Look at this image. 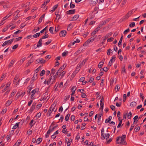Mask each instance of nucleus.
Instances as JSON below:
<instances>
[{
    "instance_id": "nucleus-1",
    "label": "nucleus",
    "mask_w": 146,
    "mask_h": 146,
    "mask_svg": "<svg viewBox=\"0 0 146 146\" xmlns=\"http://www.w3.org/2000/svg\"><path fill=\"white\" fill-rule=\"evenodd\" d=\"M96 36H94L89 39L87 40L83 44V46H86L88 44L91 42H92L94 41Z\"/></svg>"
},
{
    "instance_id": "nucleus-2",
    "label": "nucleus",
    "mask_w": 146,
    "mask_h": 146,
    "mask_svg": "<svg viewBox=\"0 0 146 146\" xmlns=\"http://www.w3.org/2000/svg\"><path fill=\"white\" fill-rule=\"evenodd\" d=\"M126 137L125 135H123L121 137V141L120 142V144L124 145H126L127 144V143L125 141Z\"/></svg>"
},
{
    "instance_id": "nucleus-3",
    "label": "nucleus",
    "mask_w": 146,
    "mask_h": 146,
    "mask_svg": "<svg viewBox=\"0 0 146 146\" xmlns=\"http://www.w3.org/2000/svg\"><path fill=\"white\" fill-rule=\"evenodd\" d=\"M134 10V9H133L128 12L124 17V19H128L132 14H133V12Z\"/></svg>"
},
{
    "instance_id": "nucleus-4",
    "label": "nucleus",
    "mask_w": 146,
    "mask_h": 146,
    "mask_svg": "<svg viewBox=\"0 0 146 146\" xmlns=\"http://www.w3.org/2000/svg\"><path fill=\"white\" fill-rule=\"evenodd\" d=\"M14 39L13 38L12 39H10L9 40H7L5 42H4L2 46H6L7 44H11L12 42H13V40Z\"/></svg>"
},
{
    "instance_id": "nucleus-5",
    "label": "nucleus",
    "mask_w": 146,
    "mask_h": 146,
    "mask_svg": "<svg viewBox=\"0 0 146 146\" xmlns=\"http://www.w3.org/2000/svg\"><path fill=\"white\" fill-rule=\"evenodd\" d=\"M112 34V32H111L110 33H109L107 34L106 35L104 38L103 39V41L102 42V43L103 44L104 43V42L106 40V39L108 37H109Z\"/></svg>"
},
{
    "instance_id": "nucleus-6",
    "label": "nucleus",
    "mask_w": 146,
    "mask_h": 146,
    "mask_svg": "<svg viewBox=\"0 0 146 146\" xmlns=\"http://www.w3.org/2000/svg\"><path fill=\"white\" fill-rule=\"evenodd\" d=\"M66 32L65 31H62L60 32V36L61 37H64L66 35Z\"/></svg>"
},
{
    "instance_id": "nucleus-7",
    "label": "nucleus",
    "mask_w": 146,
    "mask_h": 146,
    "mask_svg": "<svg viewBox=\"0 0 146 146\" xmlns=\"http://www.w3.org/2000/svg\"><path fill=\"white\" fill-rule=\"evenodd\" d=\"M101 26H99L96 29L91 33V35L93 36L99 30V29L100 28Z\"/></svg>"
},
{
    "instance_id": "nucleus-8",
    "label": "nucleus",
    "mask_w": 146,
    "mask_h": 146,
    "mask_svg": "<svg viewBox=\"0 0 146 146\" xmlns=\"http://www.w3.org/2000/svg\"><path fill=\"white\" fill-rule=\"evenodd\" d=\"M76 10L75 9H71L69 10L66 12L67 14H72L75 13Z\"/></svg>"
},
{
    "instance_id": "nucleus-9",
    "label": "nucleus",
    "mask_w": 146,
    "mask_h": 146,
    "mask_svg": "<svg viewBox=\"0 0 146 146\" xmlns=\"http://www.w3.org/2000/svg\"><path fill=\"white\" fill-rule=\"evenodd\" d=\"M54 104H52L51 105V106L49 108V109L48 110V111L47 112V114H49V115H50V114L52 112V111H53L52 110V107H54Z\"/></svg>"
},
{
    "instance_id": "nucleus-10",
    "label": "nucleus",
    "mask_w": 146,
    "mask_h": 146,
    "mask_svg": "<svg viewBox=\"0 0 146 146\" xmlns=\"http://www.w3.org/2000/svg\"><path fill=\"white\" fill-rule=\"evenodd\" d=\"M42 40L40 38L38 42L37 45H36V46L38 48L42 46Z\"/></svg>"
},
{
    "instance_id": "nucleus-11",
    "label": "nucleus",
    "mask_w": 146,
    "mask_h": 146,
    "mask_svg": "<svg viewBox=\"0 0 146 146\" xmlns=\"http://www.w3.org/2000/svg\"><path fill=\"white\" fill-rule=\"evenodd\" d=\"M104 128H102L101 130V137L102 140H104L105 139V138H104Z\"/></svg>"
},
{
    "instance_id": "nucleus-12",
    "label": "nucleus",
    "mask_w": 146,
    "mask_h": 146,
    "mask_svg": "<svg viewBox=\"0 0 146 146\" xmlns=\"http://www.w3.org/2000/svg\"><path fill=\"white\" fill-rule=\"evenodd\" d=\"M63 70V68H60L59 69L56 73L57 75H58L59 76L61 75V72Z\"/></svg>"
},
{
    "instance_id": "nucleus-13",
    "label": "nucleus",
    "mask_w": 146,
    "mask_h": 146,
    "mask_svg": "<svg viewBox=\"0 0 146 146\" xmlns=\"http://www.w3.org/2000/svg\"><path fill=\"white\" fill-rule=\"evenodd\" d=\"M84 65V63H83V62H80L79 63L77 67V69L80 70V68H81L82 66Z\"/></svg>"
},
{
    "instance_id": "nucleus-14",
    "label": "nucleus",
    "mask_w": 146,
    "mask_h": 146,
    "mask_svg": "<svg viewBox=\"0 0 146 146\" xmlns=\"http://www.w3.org/2000/svg\"><path fill=\"white\" fill-rule=\"evenodd\" d=\"M118 120L119 121V123L118 124L117 127V128H119L120 127V126L121 125V124H122L123 119H121V117H119L118 118Z\"/></svg>"
},
{
    "instance_id": "nucleus-15",
    "label": "nucleus",
    "mask_w": 146,
    "mask_h": 146,
    "mask_svg": "<svg viewBox=\"0 0 146 146\" xmlns=\"http://www.w3.org/2000/svg\"><path fill=\"white\" fill-rule=\"evenodd\" d=\"M104 60H105V59H104ZM104 60H102L99 62L98 65V67L99 68H101L102 67V66L104 63Z\"/></svg>"
},
{
    "instance_id": "nucleus-16",
    "label": "nucleus",
    "mask_w": 146,
    "mask_h": 146,
    "mask_svg": "<svg viewBox=\"0 0 146 146\" xmlns=\"http://www.w3.org/2000/svg\"><path fill=\"white\" fill-rule=\"evenodd\" d=\"M37 74H35L34 75L33 77H32V80L31 81V82H33L35 80H36V79L37 78Z\"/></svg>"
},
{
    "instance_id": "nucleus-17",
    "label": "nucleus",
    "mask_w": 146,
    "mask_h": 146,
    "mask_svg": "<svg viewBox=\"0 0 146 146\" xmlns=\"http://www.w3.org/2000/svg\"><path fill=\"white\" fill-rule=\"evenodd\" d=\"M137 105V103L135 102H131L130 104V106L133 108L135 107Z\"/></svg>"
},
{
    "instance_id": "nucleus-18",
    "label": "nucleus",
    "mask_w": 146,
    "mask_h": 146,
    "mask_svg": "<svg viewBox=\"0 0 146 146\" xmlns=\"http://www.w3.org/2000/svg\"><path fill=\"white\" fill-rule=\"evenodd\" d=\"M79 17V15H74L73 17H72V19L71 20V21H76V20Z\"/></svg>"
},
{
    "instance_id": "nucleus-19",
    "label": "nucleus",
    "mask_w": 146,
    "mask_h": 146,
    "mask_svg": "<svg viewBox=\"0 0 146 146\" xmlns=\"http://www.w3.org/2000/svg\"><path fill=\"white\" fill-rule=\"evenodd\" d=\"M112 119V117L111 116H109L108 118L107 119H106L105 121V123H109L110 121H111V120Z\"/></svg>"
},
{
    "instance_id": "nucleus-20",
    "label": "nucleus",
    "mask_w": 146,
    "mask_h": 146,
    "mask_svg": "<svg viewBox=\"0 0 146 146\" xmlns=\"http://www.w3.org/2000/svg\"><path fill=\"white\" fill-rule=\"evenodd\" d=\"M123 36L122 35L121 36V38L120 39V40L118 42V46L119 47H120V46H121V43L122 42V40H123Z\"/></svg>"
},
{
    "instance_id": "nucleus-21",
    "label": "nucleus",
    "mask_w": 146,
    "mask_h": 146,
    "mask_svg": "<svg viewBox=\"0 0 146 146\" xmlns=\"http://www.w3.org/2000/svg\"><path fill=\"white\" fill-rule=\"evenodd\" d=\"M36 104L33 103L30 110V111L32 112L35 108Z\"/></svg>"
},
{
    "instance_id": "nucleus-22",
    "label": "nucleus",
    "mask_w": 146,
    "mask_h": 146,
    "mask_svg": "<svg viewBox=\"0 0 146 146\" xmlns=\"http://www.w3.org/2000/svg\"><path fill=\"white\" fill-rule=\"evenodd\" d=\"M20 122L19 123H16L15 125L13 126V127L12 128V129H15L19 127V124Z\"/></svg>"
},
{
    "instance_id": "nucleus-23",
    "label": "nucleus",
    "mask_w": 146,
    "mask_h": 146,
    "mask_svg": "<svg viewBox=\"0 0 146 146\" xmlns=\"http://www.w3.org/2000/svg\"><path fill=\"white\" fill-rule=\"evenodd\" d=\"M45 14H43L40 17L38 20V23H41L42 21V19L44 18L45 16Z\"/></svg>"
},
{
    "instance_id": "nucleus-24",
    "label": "nucleus",
    "mask_w": 146,
    "mask_h": 146,
    "mask_svg": "<svg viewBox=\"0 0 146 146\" xmlns=\"http://www.w3.org/2000/svg\"><path fill=\"white\" fill-rule=\"evenodd\" d=\"M14 62V61L13 60H11L9 65L8 67L9 68H10L13 65Z\"/></svg>"
},
{
    "instance_id": "nucleus-25",
    "label": "nucleus",
    "mask_w": 146,
    "mask_h": 146,
    "mask_svg": "<svg viewBox=\"0 0 146 146\" xmlns=\"http://www.w3.org/2000/svg\"><path fill=\"white\" fill-rule=\"evenodd\" d=\"M40 33H37L33 35V36L34 38H37L39 37L40 35Z\"/></svg>"
},
{
    "instance_id": "nucleus-26",
    "label": "nucleus",
    "mask_w": 146,
    "mask_h": 146,
    "mask_svg": "<svg viewBox=\"0 0 146 146\" xmlns=\"http://www.w3.org/2000/svg\"><path fill=\"white\" fill-rule=\"evenodd\" d=\"M48 35L45 33V34L44 35L40 38L42 40V39L46 38H48Z\"/></svg>"
},
{
    "instance_id": "nucleus-27",
    "label": "nucleus",
    "mask_w": 146,
    "mask_h": 146,
    "mask_svg": "<svg viewBox=\"0 0 146 146\" xmlns=\"http://www.w3.org/2000/svg\"><path fill=\"white\" fill-rule=\"evenodd\" d=\"M52 76H51V77L49 78V79H48V80L47 81V84L48 85H49V84H50V83L51 81L52 80Z\"/></svg>"
},
{
    "instance_id": "nucleus-28",
    "label": "nucleus",
    "mask_w": 146,
    "mask_h": 146,
    "mask_svg": "<svg viewBox=\"0 0 146 146\" xmlns=\"http://www.w3.org/2000/svg\"><path fill=\"white\" fill-rule=\"evenodd\" d=\"M125 66H123L121 68V73L122 74H123L124 72L125 73H126V70L125 69Z\"/></svg>"
},
{
    "instance_id": "nucleus-29",
    "label": "nucleus",
    "mask_w": 146,
    "mask_h": 146,
    "mask_svg": "<svg viewBox=\"0 0 146 146\" xmlns=\"http://www.w3.org/2000/svg\"><path fill=\"white\" fill-rule=\"evenodd\" d=\"M38 90L39 89L36 88L34 90H33L32 91L31 93H32V94H35L36 92H38Z\"/></svg>"
},
{
    "instance_id": "nucleus-30",
    "label": "nucleus",
    "mask_w": 146,
    "mask_h": 146,
    "mask_svg": "<svg viewBox=\"0 0 146 146\" xmlns=\"http://www.w3.org/2000/svg\"><path fill=\"white\" fill-rule=\"evenodd\" d=\"M39 61L42 64H44L46 62V61L42 58H40L39 59Z\"/></svg>"
},
{
    "instance_id": "nucleus-31",
    "label": "nucleus",
    "mask_w": 146,
    "mask_h": 146,
    "mask_svg": "<svg viewBox=\"0 0 146 146\" xmlns=\"http://www.w3.org/2000/svg\"><path fill=\"white\" fill-rule=\"evenodd\" d=\"M21 142V140H19L17 141L16 143H15V144L14 145V146L15 145H16V146H19Z\"/></svg>"
},
{
    "instance_id": "nucleus-32",
    "label": "nucleus",
    "mask_w": 146,
    "mask_h": 146,
    "mask_svg": "<svg viewBox=\"0 0 146 146\" xmlns=\"http://www.w3.org/2000/svg\"><path fill=\"white\" fill-rule=\"evenodd\" d=\"M11 103H12L11 101V100H8L5 104L6 106H9L11 104Z\"/></svg>"
},
{
    "instance_id": "nucleus-33",
    "label": "nucleus",
    "mask_w": 146,
    "mask_h": 146,
    "mask_svg": "<svg viewBox=\"0 0 146 146\" xmlns=\"http://www.w3.org/2000/svg\"><path fill=\"white\" fill-rule=\"evenodd\" d=\"M25 94V92H24L23 93H21V95L20 94H19V93H17V95L16 96H17V98H18L20 96H21L22 97Z\"/></svg>"
},
{
    "instance_id": "nucleus-34",
    "label": "nucleus",
    "mask_w": 146,
    "mask_h": 146,
    "mask_svg": "<svg viewBox=\"0 0 146 146\" xmlns=\"http://www.w3.org/2000/svg\"><path fill=\"white\" fill-rule=\"evenodd\" d=\"M33 62V60H30L26 64V66H29L30 64Z\"/></svg>"
},
{
    "instance_id": "nucleus-35",
    "label": "nucleus",
    "mask_w": 146,
    "mask_h": 146,
    "mask_svg": "<svg viewBox=\"0 0 146 146\" xmlns=\"http://www.w3.org/2000/svg\"><path fill=\"white\" fill-rule=\"evenodd\" d=\"M52 104H54V107H52V111H54V112H55L56 111V110L57 109V108H56V109L55 108V106H56V104H55L54 102Z\"/></svg>"
},
{
    "instance_id": "nucleus-36",
    "label": "nucleus",
    "mask_w": 146,
    "mask_h": 146,
    "mask_svg": "<svg viewBox=\"0 0 146 146\" xmlns=\"http://www.w3.org/2000/svg\"><path fill=\"white\" fill-rule=\"evenodd\" d=\"M80 70H78L77 69V68H76L75 70L73 72L72 74L74 75L75 76L77 74V73Z\"/></svg>"
},
{
    "instance_id": "nucleus-37",
    "label": "nucleus",
    "mask_w": 146,
    "mask_h": 146,
    "mask_svg": "<svg viewBox=\"0 0 146 146\" xmlns=\"http://www.w3.org/2000/svg\"><path fill=\"white\" fill-rule=\"evenodd\" d=\"M11 15H10V14H9L8 15H7L6 16L4 17L3 19V21H4L5 20L7 19Z\"/></svg>"
},
{
    "instance_id": "nucleus-38",
    "label": "nucleus",
    "mask_w": 146,
    "mask_h": 146,
    "mask_svg": "<svg viewBox=\"0 0 146 146\" xmlns=\"http://www.w3.org/2000/svg\"><path fill=\"white\" fill-rule=\"evenodd\" d=\"M70 114L69 113L65 117V119L66 121H67L69 119L70 117Z\"/></svg>"
},
{
    "instance_id": "nucleus-39",
    "label": "nucleus",
    "mask_w": 146,
    "mask_h": 146,
    "mask_svg": "<svg viewBox=\"0 0 146 146\" xmlns=\"http://www.w3.org/2000/svg\"><path fill=\"white\" fill-rule=\"evenodd\" d=\"M42 141V138H38V139L36 141V142L37 143L38 142L37 144H39Z\"/></svg>"
},
{
    "instance_id": "nucleus-40",
    "label": "nucleus",
    "mask_w": 146,
    "mask_h": 146,
    "mask_svg": "<svg viewBox=\"0 0 146 146\" xmlns=\"http://www.w3.org/2000/svg\"><path fill=\"white\" fill-rule=\"evenodd\" d=\"M45 71L44 70H42L40 73V76H43L45 74Z\"/></svg>"
},
{
    "instance_id": "nucleus-41",
    "label": "nucleus",
    "mask_w": 146,
    "mask_h": 146,
    "mask_svg": "<svg viewBox=\"0 0 146 146\" xmlns=\"http://www.w3.org/2000/svg\"><path fill=\"white\" fill-rule=\"evenodd\" d=\"M70 8L71 9H73L75 7V5L72 3V2H71L70 4Z\"/></svg>"
},
{
    "instance_id": "nucleus-42",
    "label": "nucleus",
    "mask_w": 146,
    "mask_h": 146,
    "mask_svg": "<svg viewBox=\"0 0 146 146\" xmlns=\"http://www.w3.org/2000/svg\"><path fill=\"white\" fill-rule=\"evenodd\" d=\"M41 66H39L35 70L34 72L35 73H36L38 71H39L40 70Z\"/></svg>"
},
{
    "instance_id": "nucleus-43",
    "label": "nucleus",
    "mask_w": 146,
    "mask_h": 146,
    "mask_svg": "<svg viewBox=\"0 0 146 146\" xmlns=\"http://www.w3.org/2000/svg\"><path fill=\"white\" fill-rule=\"evenodd\" d=\"M105 136L104 137V138H105V139L106 138V139H107L108 138H109L110 136V134L109 133H107V134H105Z\"/></svg>"
},
{
    "instance_id": "nucleus-44",
    "label": "nucleus",
    "mask_w": 146,
    "mask_h": 146,
    "mask_svg": "<svg viewBox=\"0 0 146 146\" xmlns=\"http://www.w3.org/2000/svg\"><path fill=\"white\" fill-rule=\"evenodd\" d=\"M116 89L117 90L116 92H117L118 91H119L120 89V87L118 85H117L116 86L115 89V91H116Z\"/></svg>"
},
{
    "instance_id": "nucleus-45",
    "label": "nucleus",
    "mask_w": 146,
    "mask_h": 146,
    "mask_svg": "<svg viewBox=\"0 0 146 146\" xmlns=\"http://www.w3.org/2000/svg\"><path fill=\"white\" fill-rule=\"evenodd\" d=\"M135 25V24L134 22H132V23L129 25V26L130 27H134Z\"/></svg>"
},
{
    "instance_id": "nucleus-46",
    "label": "nucleus",
    "mask_w": 146,
    "mask_h": 146,
    "mask_svg": "<svg viewBox=\"0 0 146 146\" xmlns=\"http://www.w3.org/2000/svg\"><path fill=\"white\" fill-rule=\"evenodd\" d=\"M53 29L54 28L52 27H51L50 28L49 30L51 33L52 34H53Z\"/></svg>"
},
{
    "instance_id": "nucleus-47",
    "label": "nucleus",
    "mask_w": 146,
    "mask_h": 146,
    "mask_svg": "<svg viewBox=\"0 0 146 146\" xmlns=\"http://www.w3.org/2000/svg\"><path fill=\"white\" fill-rule=\"evenodd\" d=\"M112 140V138H110L108 140L106 141V143L107 144H109Z\"/></svg>"
},
{
    "instance_id": "nucleus-48",
    "label": "nucleus",
    "mask_w": 146,
    "mask_h": 146,
    "mask_svg": "<svg viewBox=\"0 0 146 146\" xmlns=\"http://www.w3.org/2000/svg\"><path fill=\"white\" fill-rule=\"evenodd\" d=\"M28 88L29 89L27 91V92L29 93H30V92L31 90V89H32V87L29 86L28 87Z\"/></svg>"
},
{
    "instance_id": "nucleus-49",
    "label": "nucleus",
    "mask_w": 146,
    "mask_h": 146,
    "mask_svg": "<svg viewBox=\"0 0 146 146\" xmlns=\"http://www.w3.org/2000/svg\"><path fill=\"white\" fill-rule=\"evenodd\" d=\"M130 31L129 28L127 29L126 30H125L123 32V34L124 35H126L127 33H128Z\"/></svg>"
},
{
    "instance_id": "nucleus-50",
    "label": "nucleus",
    "mask_w": 146,
    "mask_h": 146,
    "mask_svg": "<svg viewBox=\"0 0 146 146\" xmlns=\"http://www.w3.org/2000/svg\"><path fill=\"white\" fill-rule=\"evenodd\" d=\"M116 58V57H112V58L110 60V62H111V63H112L115 61Z\"/></svg>"
},
{
    "instance_id": "nucleus-51",
    "label": "nucleus",
    "mask_w": 146,
    "mask_h": 146,
    "mask_svg": "<svg viewBox=\"0 0 146 146\" xmlns=\"http://www.w3.org/2000/svg\"><path fill=\"white\" fill-rule=\"evenodd\" d=\"M127 95L126 94H124L123 95V101L125 102L126 100Z\"/></svg>"
},
{
    "instance_id": "nucleus-52",
    "label": "nucleus",
    "mask_w": 146,
    "mask_h": 146,
    "mask_svg": "<svg viewBox=\"0 0 146 146\" xmlns=\"http://www.w3.org/2000/svg\"><path fill=\"white\" fill-rule=\"evenodd\" d=\"M120 138H121V137H120V136H119L117 137V138L116 140V142L117 144H120V142H119L118 141L119 140V139Z\"/></svg>"
},
{
    "instance_id": "nucleus-53",
    "label": "nucleus",
    "mask_w": 146,
    "mask_h": 146,
    "mask_svg": "<svg viewBox=\"0 0 146 146\" xmlns=\"http://www.w3.org/2000/svg\"><path fill=\"white\" fill-rule=\"evenodd\" d=\"M18 46L19 45L18 44L15 45L13 46L12 47V49L13 50L15 49L18 47Z\"/></svg>"
},
{
    "instance_id": "nucleus-54",
    "label": "nucleus",
    "mask_w": 146,
    "mask_h": 146,
    "mask_svg": "<svg viewBox=\"0 0 146 146\" xmlns=\"http://www.w3.org/2000/svg\"><path fill=\"white\" fill-rule=\"evenodd\" d=\"M51 42V40H48V41L46 42L44 44L46 45H48V44H49Z\"/></svg>"
},
{
    "instance_id": "nucleus-55",
    "label": "nucleus",
    "mask_w": 146,
    "mask_h": 146,
    "mask_svg": "<svg viewBox=\"0 0 146 146\" xmlns=\"http://www.w3.org/2000/svg\"><path fill=\"white\" fill-rule=\"evenodd\" d=\"M132 116V113L131 111L129 112L128 113V116L127 117L129 119H130Z\"/></svg>"
},
{
    "instance_id": "nucleus-56",
    "label": "nucleus",
    "mask_w": 146,
    "mask_h": 146,
    "mask_svg": "<svg viewBox=\"0 0 146 146\" xmlns=\"http://www.w3.org/2000/svg\"><path fill=\"white\" fill-rule=\"evenodd\" d=\"M98 0H92V3L94 4H96L98 2Z\"/></svg>"
},
{
    "instance_id": "nucleus-57",
    "label": "nucleus",
    "mask_w": 146,
    "mask_h": 146,
    "mask_svg": "<svg viewBox=\"0 0 146 146\" xmlns=\"http://www.w3.org/2000/svg\"><path fill=\"white\" fill-rule=\"evenodd\" d=\"M82 125L83 127H82L81 128V130H83L85 129V128H84V127L86 125V124L85 123H82Z\"/></svg>"
},
{
    "instance_id": "nucleus-58",
    "label": "nucleus",
    "mask_w": 146,
    "mask_h": 146,
    "mask_svg": "<svg viewBox=\"0 0 146 146\" xmlns=\"http://www.w3.org/2000/svg\"><path fill=\"white\" fill-rule=\"evenodd\" d=\"M55 15L56 16V19H58L59 20L60 18V15L58 14H55Z\"/></svg>"
},
{
    "instance_id": "nucleus-59",
    "label": "nucleus",
    "mask_w": 146,
    "mask_h": 146,
    "mask_svg": "<svg viewBox=\"0 0 146 146\" xmlns=\"http://www.w3.org/2000/svg\"><path fill=\"white\" fill-rule=\"evenodd\" d=\"M86 94L84 93H82L81 95V97L83 98H86Z\"/></svg>"
},
{
    "instance_id": "nucleus-60",
    "label": "nucleus",
    "mask_w": 146,
    "mask_h": 146,
    "mask_svg": "<svg viewBox=\"0 0 146 146\" xmlns=\"http://www.w3.org/2000/svg\"><path fill=\"white\" fill-rule=\"evenodd\" d=\"M55 70L53 68L51 69V74H55Z\"/></svg>"
},
{
    "instance_id": "nucleus-61",
    "label": "nucleus",
    "mask_w": 146,
    "mask_h": 146,
    "mask_svg": "<svg viewBox=\"0 0 146 146\" xmlns=\"http://www.w3.org/2000/svg\"><path fill=\"white\" fill-rule=\"evenodd\" d=\"M8 29V26H7L6 27L4 28V29L2 31L3 32H5Z\"/></svg>"
},
{
    "instance_id": "nucleus-62",
    "label": "nucleus",
    "mask_w": 146,
    "mask_h": 146,
    "mask_svg": "<svg viewBox=\"0 0 146 146\" xmlns=\"http://www.w3.org/2000/svg\"><path fill=\"white\" fill-rule=\"evenodd\" d=\"M111 18H109L107 19L106 20L104 21L105 22L106 24V23L108 22L111 19Z\"/></svg>"
},
{
    "instance_id": "nucleus-63",
    "label": "nucleus",
    "mask_w": 146,
    "mask_h": 146,
    "mask_svg": "<svg viewBox=\"0 0 146 146\" xmlns=\"http://www.w3.org/2000/svg\"><path fill=\"white\" fill-rule=\"evenodd\" d=\"M7 111V109H4L2 110V111H1V113L2 114H4Z\"/></svg>"
},
{
    "instance_id": "nucleus-64",
    "label": "nucleus",
    "mask_w": 146,
    "mask_h": 146,
    "mask_svg": "<svg viewBox=\"0 0 146 146\" xmlns=\"http://www.w3.org/2000/svg\"><path fill=\"white\" fill-rule=\"evenodd\" d=\"M140 129V127H136L135 129L134 130L136 132L138 131Z\"/></svg>"
}]
</instances>
